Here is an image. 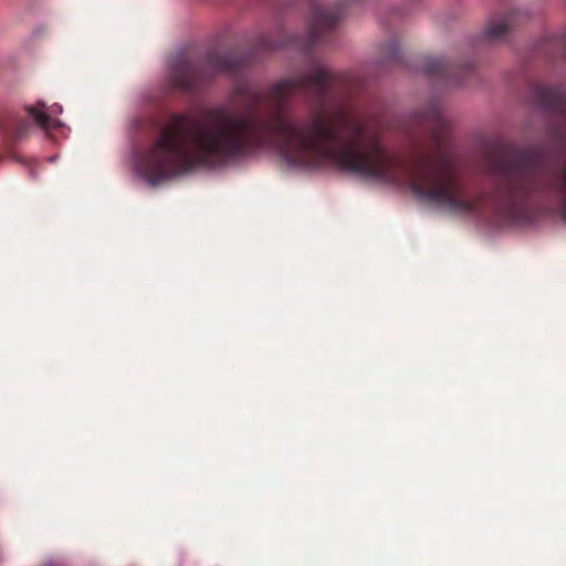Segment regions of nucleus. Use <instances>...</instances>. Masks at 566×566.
I'll use <instances>...</instances> for the list:
<instances>
[{"label":"nucleus","mask_w":566,"mask_h":566,"mask_svg":"<svg viewBox=\"0 0 566 566\" xmlns=\"http://www.w3.org/2000/svg\"><path fill=\"white\" fill-rule=\"evenodd\" d=\"M329 72L317 65L277 82L264 95L247 83L231 101L201 114L172 115L157 140L135 163L151 185L198 167L223 168L277 149L291 168L332 165L360 178L406 185L421 201L451 212V155L440 134L432 149L402 156L380 140L378 117L328 99Z\"/></svg>","instance_id":"nucleus-1"},{"label":"nucleus","mask_w":566,"mask_h":566,"mask_svg":"<svg viewBox=\"0 0 566 566\" xmlns=\"http://www.w3.org/2000/svg\"><path fill=\"white\" fill-rule=\"evenodd\" d=\"M238 64L239 61L231 54H210L206 57L205 69H201L188 61L182 52H177L168 62L171 86L181 87L187 92L196 91L205 77L234 71Z\"/></svg>","instance_id":"nucleus-2"},{"label":"nucleus","mask_w":566,"mask_h":566,"mask_svg":"<svg viewBox=\"0 0 566 566\" xmlns=\"http://www.w3.org/2000/svg\"><path fill=\"white\" fill-rule=\"evenodd\" d=\"M535 172L520 161L505 163L500 169L501 189L512 203L522 200L533 188Z\"/></svg>","instance_id":"nucleus-3"},{"label":"nucleus","mask_w":566,"mask_h":566,"mask_svg":"<svg viewBox=\"0 0 566 566\" xmlns=\"http://www.w3.org/2000/svg\"><path fill=\"white\" fill-rule=\"evenodd\" d=\"M25 111L30 118L42 129L50 132L59 126H62V122L55 118V115L62 113V106L59 104H53L51 107H48L42 102H36L32 105H27Z\"/></svg>","instance_id":"nucleus-4"},{"label":"nucleus","mask_w":566,"mask_h":566,"mask_svg":"<svg viewBox=\"0 0 566 566\" xmlns=\"http://www.w3.org/2000/svg\"><path fill=\"white\" fill-rule=\"evenodd\" d=\"M340 17V12H334L325 8H315L312 13L313 31L324 32L331 30Z\"/></svg>","instance_id":"nucleus-5"},{"label":"nucleus","mask_w":566,"mask_h":566,"mask_svg":"<svg viewBox=\"0 0 566 566\" xmlns=\"http://www.w3.org/2000/svg\"><path fill=\"white\" fill-rule=\"evenodd\" d=\"M510 25L506 20L501 21H493L488 24L485 29V35L489 39H500L502 38L506 31L509 30Z\"/></svg>","instance_id":"nucleus-6"},{"label":"nucleus","mask_w":566,"mask_h":566,"mask_svg":"<svg viewBox=\"0 0 566 566\" xmlns=\"http://www.w3.org/2000/svg\"><path fill=\"white\" fill-rule=\"evenodd\" d=\"M555 184L557 191L566 200V168L557 175Z\"/></svg>","instance_id":"nucleus-7"},{"label":"nucleus","mask_w":566,"mask_h":566,"mask_svg":"<svg viewBox=\"0 0 566 566\" xmlns=\"http://www.w3.org/2000/svg\"><path fill=\"white\" fill-rule=\"evenodd\" d=\"M431 64L433 67H440L441 66V61L438 60V59H433L431 60Z\"/></svg>","instance_id":"nucleus-8"},{"label":"nucleus","mask_w":566,"mask_h":566,"mask_svg":"<svg viewBox=\"0 0 566 566\" xmlns=\"http://www.w3.org/2000/svg\"><path fill=\"white\" fill-rule=\"evenodd\" d=\"M426 72H427V73H432V72H433V67H432V69H431V67H428V69L426 70Z\"/></svg>","instance_id":"nucleus-9"},{"label":"nucleus","mask_w":566,"mask_h":566,"mask_svg":"<svg viewBox=\"0 0 566 566\" xmlns=\"http://www.w3.org/2000/svg\"><path fill=\"white\" fill-rule=\"evenodd\" d=\"M315 34H311V41L315 39Z\"/></svg>","instance_id":"nucleus-10"}]
</instances>
